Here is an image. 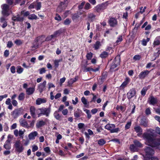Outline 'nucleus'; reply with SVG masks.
Wrapping results in <instances>:
<instances>
[{
  "instance_id": "e2e57ef3",
  "label": "nucleus",
  "mask_w": 160,
  "mask_h": 160,
  "mask_svg": "<svg viewBox=\"0 0 160 160\" xmlns=\"http://www.w3.org/2000/svg\"><path fill=\"white\" fill-rule=\"evenodd\" d=\"M10 71L12 73H14L15 72V67L14 66H12L10 68Z\"/></svg>"
},
{
  "instance_id": "de8ad7c7",
  "label": "nucleus",
  "mask_w": 160,
  "mask_h": 160,
  "mask_svg": "<svg viewBox=\"0 0 160 160\" xmlns=\"http://www.w3.org/2000/svg\"><path fill=\"white\" fill-rule=\"evenodd\" d=\"M131 122H128L126 124L125 128V130L128 129L130 128V127L131 125Z\"/></svg>"
},
{
  "instance_id": "6ab92c4d",
  "label": "nucleus",
  "mask_w": 160,
  "mask_h": 160,
  "mask_svg": "<svg viewBox=\"0 0 160 160\" xmlns=\"http://www.w3.org/2000/svg\"><path fill=\"white\" fill-rule=\"evenodd\" d=\"M46 99L44 98H38L36 100V104L39 105L42 103H45L46 102Z\"/></svg>"
},
{
  "instance_id": "bb28decb",
  "label": "nucleus",
  "mask_w": 160,
  "mask_h": 160,
  "mask_svg": "<svg viewBox=\"0 0 160 160\" xmlns=\"http://www.w3.org/2000/svg\"><path fill=\"white\" fill-rule=\"evenodd\" d=\"M133 143L136 147L141 148L143 147L142 144L140 142L137 140H134Z\"/></svg>"
},
{
  "instance_id": "39448f33",
  "label": "nucleus",
  "mask_w": 160,
  "mask_h": 160,
  "mask_svg": "<svg viewBox=\"0 0 160 160\" xmlns=\"http://www.w3.org/2000/svg\"><path fill=\"white\" fill-rule=\"evenodd\" d=\"M30 114L33 118H35L37 114L38 117L40 116V109H36L34 107L32 106L30 108Z\"/></svg>"
},
{
  "instance_id": "7ed1b4c3",
  "label": "nucleus",
  "mask_w": 160,
  "mask_h": 160,
  "mask_svg": "<svg viewBox=\"0 0 160 160\" xmlns=\"http://www.w3.org/2000/svg\"><path fill=\"white\" fill-rule=\"evenodd\" d=\"M2 8V14L4 16H8L11 13V11L9 9V6L6 4H4L1 6Z\"/></svg>"
},
{
  "instance_id": "f03ea898",
  "label": "nucleus",
  "mask_w": 160,
  "mask_h": 160,
  "mask_svg": "<svg viewBox=\"0 0 160 160\" xmlns=\"http://www.w3.org/2000/svg\"><path fill=\"white\" fill-rule=\"evenodd\" d=\"M115 128V125L113 124H108L105 126V128L110 131L112 133L118 132L119 131V128Z\"/></svg>"
},
{
  "instance_id": "4468645a",
  "label": "nucleus",
  "mask_w": 160,
  "mask_h": 160,
  "mask_svg": "<svg viewBox=\"0 0 160 160\" xmlns=\"http://www.w3.org/2000/svg\"><path fill=\"white\" fill-rule=\"evenodd\" d=\"M40 112H39L40 116L41 114L45 115L47 116H49L50 111L48 108L40 109Z\"/></svg>"
},
{
  "instance_id": "a19ab883",
  "label": "nucleus",
  "mask_w": 160,
  "mask_h": 160,
  "mask_svg": "<svg viewBox=\"0 0 160 160\" xmlns=\"http://www.w3.org/2000/svg\"><path fill=\"white\" fill-rule=\"evenodd\" d=\"M25 98V95L23 93H20L18 97V99L20 101H22L24 100Z\"/></svg>"
},
{
  "instance_id": "423d86ee",
  "label": "nucleus",
  "mask_w": 160,
  "mask_h": 160,
  "mask_svg": "<svg viewBox=\"0 0 160 160\" xmlns=\"http://www.w3.org/2000/svg\"><path fill=\"white\" fill-rule=\"evenodd\" d=\"M14 146L16 150L19 153L22 152L24 150V148L19 140H17L15 142Z\"/></svg>"
},
{
  "instance_id": "a211bd4d",
  "label": "nucleus",
  "mask_w": 160,
  "mask_h": 160,
  "mask_svg": "<svg viewBox=\"0 0 160 160\" xmlns=\"http://www.w3.org/2000/svg\"><path fill=\"white\" fill-rule=\"evenodd\" d=\"M3 147L7 150H9L11 149V145L9 140H6L3 145Z\"/></svg>"
},
{
  "instance_id": "5701e85b",
  "label": "nucleus",
  "mask_w": 160,
  "mask_h": 160,
  "mask_svg": "<svg viewBox=\"0 0 160 160\" xmlns=\"http://www.w3.org/2000/svg\"><path fill=\"white\" fill-rule=\"evenodd\" d=\"M160 44V36L157 37L155 39L153 43V47H155L156 46L159 45Z\"/></svg>"
},
{
  "instance_id": "2eb2a0df",
  "label": "nucleus",
  "mask_w": 160,
  "mask_h": 160,
  "mask_svg": "<svg viewBox=\"0 0 160 160\" xmlns=\"http://www.w3.org/2000/svg\"><path fill=\"white\" fill-rule=\"evenodd\" d=\"M109 23L111 27H113L117 24L118 22L115 18H111L109 20Z\"/></svg>"
},
{
  "instance_id": "c03bdc74",
  "label": "nucleus",
  "mask_w": 160,
  "mask_h": 160,
  "mask_svg": "<svg viewBox=\"0 0 160 160\" xmlns=\"http://www.w3.org/2000/svg\"><path fill=\"white\" fill-rule=\"evenodd\" d=\"M106 143V141L103 139H101L98 140V143L100 145H103Z\"/></svg>"
},
{
  "instance_id": "69168bd1",
  "label": "nucleus",
  "mask_w": 160,
  "mask_h": 160,
  "mask_svg": "<svg viewBox=\"0 0 160 160\" xmlns=\"http://www.w3.org/2000/svg\"><path fill=\"white\" fill-rule=\"evenodd\" d=\"M39 73L40 74H42L43 73H45L46 70L45 68H42L39 69Z\"/></svg>"
},
{
  "instance_id": "0eeeda50",
  "label": "nucleus",
  "mask_w": 160,
  "mask_h": 160,
  "mask_svg": "<svg viewBox=\"0 0 160 160\" xmlns=\"http://www.w3.org/2000/svg\"><path fill=\"white\" fill-rule=\"evenodd\" d=\"M120 62V56H116L114 59L112 63L110 69L112 71L115 68H116L117 66L119 65Z\"/></svg>"
},
{
  "instance_id": "6e6d98bb",
  "label": "nucleus",
  "mask_w": 160,
  "mask_h": 160,
  "mask_svg": "<svg viewBox=\"0 0 160 160\" xmlns=\"http://www.w3.org/2000/svg\"><path fill=\"white\" fill-rule=\"evenodd\" d=\"M38 149V147L37 146L35 145H33L32 146V151L33 152L37 151Z\"/></svg>"
},
{
  "instance_id": "2f4dec72",
  "label": "nucleus",
  "mask_w": 160,
  "mask_h": 160,
  "mask_svg": "<svg viewBox=\"0 0 160 160\" xmlns=\"http://www.w3.org/2000/svg\"><path fill=\"white\" fill-rule=\"evenodd\" d=\"M17 72L18 74L21 73L23 71V69L20 66H18L16 68Z\"/></svg>"
},
{
  "instance_id": "13d9d810",
  "label": "nucleus",
  "mask_w": 160,
  "mask_h": 160,
  "mask_svg": "<svg viewBox=\"0 0 160 160\" xmlns=\"http://www.w3.org/2000/svg\"><path fill=\"white\" fill-rule=\"evenodd\" d=\"M13 45V44L12 42L11 41L8 42L7 44V47L8 48H11Z\"/></svg>"
},
{
  "instance_id": "ddd939ff",
  "label": "nucleus",
  "mask_w": 160,
  "mask_h": 160,
  "mask_svg": "<svg viewBox=\"0 0 160 160\" xmlns=\"http://www.w3.org/2000/svg\"><path fill=\"white\" fill-rule=\"evenodd\" d=\"M130 79L128 77H127L125 78V81L122 83V84L120 86V89H123L130 82Z\"/></svg>"
},
{
  "instance_id": "473e14b6",
  "label": "nucleus",
  "mask_w": 160,
  "mask_h": 160,
  "mask_svg": "<svg viewBox=\"0 0 160 160\" xmlns=\"http://www.w3.org/2000/svg\"><path fill=\"white\" fill-rule=\"evenodd\" d=\"M54 116L55 118L57 120H60L61 118V116L58 113V112L57 111H55L54 113Z\"/></svg>"
},
{
  "instance_id": "6e6552de",
  "label": "nucleus",
  "mask_w": 160,
  "mask_h": 160,
  "mask_svg": "<svg viewBox=\"0 0 160 160\" xmlns=\"http://www.w3.org/2000/svg\"><path fill=\"white\" fill-rule=\"evenodd\" d=\"M107 6V3H103L101 4L97 5L94 8V10L95 12H100L105 9Z\"/></svg>"
},
{
  "instance_id": "cd10ccee",
  "label": "nucleus",
  "mask_w": 160,
  "mask_h": 160,
  "mask_svg": "<svg viewBox=\"0 0 160 160\" xmlns=\"http://www.w3.org/2000/svg\"><path fill=\"white\" fill-rule=\"evenodd\" d=\"M79 17L78 13H74L72 15V18L74 22H77Z\"/></svg>"
},
{
  "instance_id": "9b49d317",
  "label": "nucleus",
  "mask_w": 160,
  "mask_h": 160,
  "mask_svg": "<svg viewBox=\"0 0 160 160\" xmlns=\"http://www.w3.org/2000/svg\"><path fill=\"white\" fill-rule=\"evenodd\" d=\"M22 109L19 108L15 109L12 112V115L14 118H17L22 114Z\"/></svg>"
},
{
  "instance_id": "20e7f679",
  "label": "nucleus",
  "mask_w": 160,
  "mask_h": 160,
  "mask_svg": "<svg viewBox=\"0 0 160 160\" xmlns=\"http://www.w3.org/2000/svg\"><path fill=\"white\" fill-rule=\"evenodd\" d=\"M68 3V0H64L61 2L58 8L57 11L58 12H61L63 10L65 9L67 7Z\"/></svg>"
},
{
  "instance_id": "f8f14e48",
  "label": "nucleus",
  "mask_w": 160,
  "mask_h": 160,
  "mask_svg": "<svg viewBox=\"0 0 160 160\" xmlns=\"http://www.w3.org/2000/svg\"><path fill=\"white\" fill-rule=\"evenodd\" d=\"M136 94V90L134 88L131 89L127 93V97L128 99H130L133 97Z\"/></svg>"
},
{
  "instance_id": "9d476101",
  "label": "nucleus",
  "mask_w": 160,
  "mask_h": 160,
  "mask_svg": "<svg viewBox=\"0 0 160 160\" xmlns=\"http://www.w3.org/2000/svg\"><path fill=\"white\" fill-rule=\"evenodd\" d=\"M150 72V71L146 70L141 72L138 75V77L140 79H144L147 77Z\"/></svg>"
},
{
  "instance_id": "bf43d9fd",
  "label": "nucleus",
  "mask_w": 160,
  "mask_h": 160,
  "mask_svg": "<svg viewBox=\"0 0 160 160\" xmlns=\"http://www.w3.org/2000/svg\"><path fill=\"white\" fill-rule=\"evenodd\" d=\"M12 19L14 21H22L23 20V18H15L14 17L12 18Z\"/></svg>"
},
{
  "instance_id": "a878e982",
  "label": "nucleus",
  "mask_w": 160,
  "mask_h": 160,
  "mask_svg": "<svg viewBox=\"0 0 160 160\" xmlns=\"http://www.w3.org/2000/svg\"><path fill=\"white\" fill-rule=\"evenodd\" d=\"M35 91V89L33 88H27L26 92L27 94L28 95H30L34 92Z\"/></svg>"
},
{
  "instance_id": "338daca9",
  "label": "nucleus",
  "mask_w": 160,
  "mask_h": 160,
  "mask_svg": "<svg viewBox=\"0 0 160 160\" xmlns=\"http://www.w3.org/2000/svg\"><path fill=\"white\" fill-rule=\"evenodd\" d=\"M72 103L73 104L76 105L78 102V97H76L75 98V101L74 100H72Z\"/></svg>"
},
{
  "instance_id": "412c9836",
  "label": "nucleus",
  "mask_w": 160,
  "mask_h": 160,
  "mask_svg": "<svg viewBox=\"0 0 160 160\" xmlns=\"http://www.w3.org/2000/svg\"><path fill=\"white\" fill-rule=\"evenodd\" d=\"M19 122L21 126L24 127H27L28 126V123L27 121L23 118L20 119Z\"/></svg>"
},
{
  "instance_id": "4d7b16f0",
  "label": "nucleus",
  "mask_w": 160,
  "mask_h": 160,
  "mask_svg": "<svg viewBox=\"0 0 160 160\" xmlns=\"http://www.w3.org/2000/svg\"><path fill=\"white\" fill-rule=\"evenodd\" d=\"M122 40V36L121 35L119 36L117 40L116 41V43H118Z\"/></svg>"
},
{
  "instance_id": "c756f323",
  "label": "nucleus",
  "mask_w": 160,
  "mask_h": 160,
  "mask_svg": "<svg viewBox=\"0 0 160 160\" xmlns=\"http://www.w3.org/2000/svg\"><path fill=\"white\" fill-rule=\"evenodd\" d=\"M101 46V44L100 42L97 41L94 45V48L95 50L98 49Z\"/></svg>"
},
{
  "instance_id": "a18cd8bd",
  "label": "nucleus",
  "mask_w": 160,
  "mask_h": 160,
  "mask_svg": "<svg viewBox=\"0 0 160 160\" xmlns=\"http://www.w3.org/2000/svg\"><path fill=\"white\" fill-rule=\"evenodd\" d=\"M28 18L29 19H37V16L34 14L29 15L28 16Z\"/></svg>"
},
{
  "instance_id": "37998d69",
  "label": "nucleus",
  "mask_w": 160,
  "mask_h": 160,
  "mask_svg": "<svg viewBox=\"0 0 160 160\" xmlns=\"http://www.w3.org/2000/svg\"><path fill=\"white\" fill-rule=\"evenodd\" d=\"M81 100L83 104L85 106V107H87L86 105L88 104V101L84 97H82L81 98Z\"/></svg>"
},
{
  "instance_id": "e433bc0d",
  "label": "nucleus",
  "mask_w": 160,
  "mask_h": 160,
  "mask_svg": "<svg viewBox=\"0 0 160 160\" xmlns=\"http://www.w3.org/2000/svg\"><path fill=\"white\" fill-rule=\"evenodd\" d=\"M108 53L106 52H103L100 54V56L102 58H105L107 57L108 56Z\"/></svg>"
},
{
  "instance_id": "ea45409f",
  "label": "nucleus",
  "mask_w": 160,
  "mask_h": 160,
  "mask_svg": "<svg viewBox=\"0 0 160 160\" xmlns=\"http://www.w3.org/2000/svg\"><path fill=\"white\" fill-rule=\"evenodd\" d=\"M71 22L70 19L67 18L63 22V24L66 25H69Z\"/></svg>"
},
{
  "instance_id": "c85d7f7f",
  "label": "nucleus",
  "mask_w": 160,
  "mask_h": 160,
  "mask_svg": "<svg viewBox=\"0 0 160 160\" xmlns=\"http://www.w3.org/2000/svg\"><path fill=\"white\" fill-rule=\"evenodd\" d=\"M88 18L91 21H92L94 20L96 17L95 15L92 13H89L88 14Z\"/></svg>"
},
{
  "instance_id": "aec40b11",
  "label": "nucleus",
  "mask_w": 160,
  "mask_h": 160,
  "mask_svg": "<svg viewBox=\"0 0 160 160\" xmlns=\"http://www.w3.org/2000/svg\"><path fill=\"white\" fill-rule=\"evenodd\" d=\"M148 121L146 119H142L140 121L141 125L145 127H148Z\"/></svg>"
},
{
  "instance_id": "dca6fc26",
  "label": "nucleus",
  "mask_w": 160,
  "mask_h": 160,
  "mask_svg": "<svg viewBox=\"0 0 160 160\" xmlns=\"http://www.w3.org/2000/svg\"><path fill=\"white\" fill-rule=\"evenodd\" d=\"M38 135V133L36 131L32 132L28 135V138L30 140H34Z\"/></svg>"
},
{
  "instance_id": "72a5a7b5",
  "label": "nucleus",
  "mask_w": 160,
  "mask_h": 160,
  "mask_svg": "<svg viewBox=\"0 0 160 160\" xmlns=\"http://www.w3.org/2000/svg\"><path fill=\"white\" fill-rule=\"evenodd\" d=\"M148 89V88L147 87H144L141 91V94L142 96H144L146 94L147 91Z\"/></svg>"
},
{
  "instance_id": "864d4df0",
  "label": "nucleus",
  "mask_w": 160,
  "mask_h": 160,
  "mask_svg": "<svg viewBox=\"0 0 160 160\" xmlns=\"http://www.w3.org/2000/svg\"><path fill=\"white\" fill-rule=\"evenodd\" d=\"M157 50L158 51L157 52L155 53L154 55L155 56H156V58H155V60L156 58L158 57L159 54H160V50H159V48H157Z\"/></svg>"
},
{
  "instance_id": "7c9ffc66",
  "label": "nucleus",
  "mask_w": 160,
  "mask_h": 160,
  "mask_svg": "<svg viewBox=\"0 0 160 160\" xmlns=\"http://www.w3.org/2000/svg\"><path fill=\"white\" fill-rule=\"evenodd\" d=\"M45 124V122L42 121H40L37 122L36 124V127L37 128H39Z\"/></svg>"
},
{
  "instance_id": "c9c22d12",
  "label": "nucleus",
  "mask_w": 160,
  "mask_h": 160,
  "mask_svg": "<svg viewBox=\"0 0 160 160\" xmlns=\"http://www.w3.org/2000/svg\"><path fill=\"white\" fill-rule=\"evenodd\" d=\"M130 148L131 151L134 152L137 151V148L135 145L131 144L130 147Z\"/></svg>"
},
{
  "instance_id": "4be33fe9",
  "label": "nucleus",
  "mask_w": 160,
  "mask_h": 160,
  "mask_svg": "<svg viewBox=\"0 0 160 160\" xmlns=\"http://www.w3.org/2000/svg\"><path fill=\"white\" fill-rule=\"evenodd\" d=\"M149 103L153 105L156 104L157 102L156 98L153 97H151L149 99Z\"/></svg>"
},
{
  "instance_id": "052dcab7",
  "label": "nucleus",
  "mask_w": 160,
  "mask_h": 160,
  "mask_svg": "<svg viewBox=\"0 0 160 160\" xmlns=\"http://www.w3.org/2000/svg\"><path fill=\"white\" fill-rule=\"evenodd\" d=\"M68 111L67 109H65L62 111V113L63 115H67Z\"/></svg>"
},
{
  "instance_id": "774afa93",
  "label": "nucleus",
  "mask_w": 160,
  "mask_h": 160,
  "mask_svg": "<svg viewBox=\"0 0 160 160\" xmlns=\"http://www.w3.org/2000/svg\"><path fill=\"white\" fill-rule=\"evenodd\" d=\"M84 126V124L83 123H80L78 124V127L79 129H82Z\"/></svg>"
},
{
  "instance_id": "680f3d73",
  "label": "nucleus",
  "mask_w": 160,
  "mask_h": 160,
  "mask_svg": "<svg viewBox=\"0 0 160 160\" xmlns=\"http://www.w3.org/2000/svg\"><path fill=\"white\" fill-rule=\"evenodd\" d=\"M78 79V77H75L74 78H72L71 79L69 82H70L72 84L76 82L77 80Z\"/></svg>"
},
{
  "instance_id": "0e129e2a",
  "label": "nucleus",
  "mask_w": 160,
  "mask_h": 160,
  "mask_svg": "<svg viewBox=\"0 0 160 160\" xmlns=\"http://www.w3.org/2000/svg\"><path fill=\"white\" fill-rule=\"evenodd\" d=\"M55 19L57 20L60 21L61 20V18L59 15L56 14V17H55Z\"/></svg>"
},
{
  "instance_id": "b1692460",
  "label": "nucleus",
  "mask_w": 160,
  "mask_h": 160,
  "mask_svg": "<svg viewBox=\"0 0 160 160\" xmlns=\"http://www.w3.org/2000/svg\"><path fill=\"white\" fill-rule=\"evenodd\" d=\"M134 128L135 132L137 133H138V136H139V133L141 134L142 132V129L139 126H135Z\"/></svg>"
},
{
  "instance_id": "f3484780",
  "label": "nucleus",
  "mask_w": 160,
  "mask_h": 160,
  "mask_svg": "<svg viewBox=\"0 0 160 160\" xmlns=\"http://www.w3.org/2000/svg\"><path fill=\"white\" fill-rule=\"evenodd\" d=\"M46 84V82L45 81L43 82V83H41L39 84L38 89L39 91L41 93L45 89Z\"/></svg>"
},
{
  "instance_id": "393cba45",
  "label": "nucleus",
  "mask_w": 160,
  "mask_h": 160,
  "mask_svg": "<svg viewBox=\"0 0 160 160\" xmlns=\"http://www.w3.org/2000/svg\"><path fill=\"white\" fill-rule=\"evenodd\" d=\"M82 112V111L80 109L77 108V110L74 112V117L77 118H78L80 117Z\"/></svg>"
},
{
  "instance_id": "5fc2aeb1",
  "label": "nucleus",
  "mask_w": 160,
  "mask_h": 160,
  "mask_svg": "<svg viewBox=\"0 0 160 160\" xmlns=\"http://www.w3.org/2000/svg\"><path fill=\"white\" fill-rule=\"evenodd\" d=\"M141 58V56L138 55H135L133 58V59L135 60H139Z\"/></svg>"
},
{
  "instance_id": "603ef678",
  "label": "nucleus",
  "mask_w": 160,
  "mask_h": 160,
  "mask_svg": "<svg viewBox=\"0 0 160 160\" xmlns=\"http://www.w3.org/2000/svg\"><path fill=\"white\" fill-rule=\"evenodd\" d=\"M116 109L118 110H121V111H124V108L122 106H117L116 108Z\"/></svg>"
},
{
  "instance_id": "f704fd0d",
  "label": "nucleus",
  "mask_w": 160,
  "mask_h": 160,
  "mask_svg": "<svg viewBox=\"0 0 160 160\" xmlns=\"http://www.w3.org/2000/svg\"><path fill=\"white\" fill-rule=\"evenodd\" d=\"M83 111L86 112L87 114V118L88 119H89L91 117V115L90 111L89 110L87 109H84Z\"/></svg>"
},
{
  "instance_id": "09e8293b",
  "label": "nucleus",
  "mask_w": 160,
  "mask_h": 160,
  "mask_svg": "<svg viewBox=\"0 0 160 160\" xmlns=\"http://www.w3.org/2000/svg\"><path fill=\"white\" fill-rule=\"evenodd\" d=\"M61 61L60 59L55 60L53 61L54 66L56 68H57L58 66L59 63Z\"/></svg>"
},
{
  "instance_id": "3c124183",
  "label": "nucleus",
  "mask_w": 160,
  "mask_h": 160,
  "mask_svg": "<svg viewBox=\"0 0 160 160\" xmlns=\"http://www.w3.org/2000/svg\"><path fill=\"white\" fill-rule=\"evenodd\" d=\"M24 133V131L22 130H20L18 131V136L22 138H23V135Z\"/></svg>"
},
{
  "instance_id": "79ce46f5",
  "label": "nucleus",
  "mask_w": 160,
  "mask_h": 160,
  "mask_svg": "<svg viewBox=\"0 0 160 160\" xmlns=\"http://www.w3.org/2000/svg\"><path fill=\"white\" fill-rule=\"evenodd\" d=\"M85 4V2L83 1L78 6V9L79 10H80L82 9L84 7Z\"/></svg>"
},
{
  "instance_id": "49530a36",
  "label": "nucleus",
  "mask_w": 160,
  "mask_h": 160,
  "mask_svg": "<svg viewBox=\"0 0 160 160\" xmlns=\"http://www.w3.org/2000/svg\"><path fill=\"white\" fill-rule=\"evenodd\" d=\"M36 3L35 8L37 10H40L41 8V3L40 2H37Z\"/></svg>"
},
{
  "instance_id": "58836bf2",
  "label": "nucleus",
  "mask_w": 160,
  "mask_h": 160,
  "mask_svg": "<svg viewBox=\"0 0 160 160\" xmlns=\"http://www.w3.org/2000/svg\"><path fill=\"white\" fill-rule=\"evenodd\" d=\"M149 40L150 38H147L146 40L143 39L142 41V45L144 46H146L147 44V43L149 41Z\"/></svg>"
},
{
  "instance_id": "1a4fd4ad",
  "label": "nucleus",
  "mask_w": 160,
  "mask_h": 160,
  "mask_svg": "<svg viewBox=\"0 0 160 160\" xmlns=\"http://www.w3.org/2000/svg\"><path fill=\"white\" fill-rule=\"evenodd\" d=\"M145 156L148 158H150L154 153V151L153 149L150 147H146L145 149Z\"/></svg>"
},
{
  "instance_id": "4c0bfd02",
  "label": "nucleus",
  "mask_w": 160,
  "mask_h": 160,
  "mask_svg": "<svg viewBox=\"0 0 160 160\" xmlns=\"http://www.w3.org/2000/svg\"><path fill=\"white\" fill-rule=\"evenodd\" d=\"M91 8V5L88 2H87L84 5V9L86 10H88Z\"/></svg>"
},
{
  "instance_id": "f257e3e1",
  "label": "nucleus",
  "mask_w": 160,
  "mask_h": 160,
  "mask_svg": "<svg viewBox=\"0 0 160 160\" xmlns=\"http://www.w3.org/2000/svg\"><path fill=\"white\" fill-rule=\"evenodd\" d=\"M146 132L142 135V138L145 141V144L152 148L160 150V138H154L155 131L152 128L147 129Z\"/></svg>"
},
{
  "instance_id": "8fccbe9b",
  "label": "nucleus",
  "mask_w": 160,
  "mask_h": 160,
  "mask_svg": "<svg viewBox=\"0 0 160 160\" xmlns=\"http://www.w3.org/2000/svg\"><path fill=\"white\" fill-rule=\"evenodd\" d=\"M92 53L91 52L88 53L86 55V57L88 60H90L92 58Z\"/></svg>"
}]
</instances>
